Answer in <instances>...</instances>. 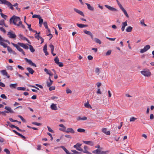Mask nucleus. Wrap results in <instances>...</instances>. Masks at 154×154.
Returning a JSON list of instances; mask_svg holds the SVG:
<instances>
[{
    "label": "nucleus",
    "instance_id": "25",
    "mask_svg": "<svg viewBox=\"0 0 154 154\" xmlns=\"http://www.w3.org/2000/svg\"><path fill=\"white\" fill-rule=\"evenodd\" d=\"M77 26L79 28H82L88 26L87 25H84L82 24L77 23Z\"/></svg>",
    "mask_w": 154,
    "mask_h": 154
},
{
    "label": "nucleus",
    "instance_id": "23",
    "mask_svg": "<svg viewBox=\"0 0 154 154\" xmlns=\"http://www.w3.org/2000/svg\"><path fill=\"white\" fill-rule=\"evenodd\" d=\"M84 151H83L84 153H86L88 154H92L91 153L87 151V149H88V147L87 146H84Z\"/></svg>",
    "mask_w": 154,
    "mask_h": 154
},
{
    "label": "nucleus",
    "instance_id": "33",
    "mask_svg": "<svg viewBox=\"0 0 154 154\" xmlns=\"http://www.w3.org/2000/svg\"><path fill=\"white\" fill-rule=\"evenodd\" d=\"M100 150L99 149H97L94 150L92 151V152L94 153L97 154H100Z\"/></svg>",
    "mask_w": 154,
    "mask_h": 154
},
{
    "label": "nucleus",
    "instance_id": "10",
    "mask_svg": "<svg viewBox=\"0 0 154 154\" xmlns=\"http://www.w3.org/2000/svg\"><path fill=\"white\" fill-rule=\"evenodd\" d=\"M17 44L19 46L23 47V48L25 49H28L29 48V47L28 46L23 43L18 42L17 43Z\"/></svg>",
    "mask_w": 154,
    "mask_h": 154
},
{
    "label": "nucleus",
    "instance_id": "17",
    "mask_svg": "<svg viewBox=\"0 0 154 154\" xmlns=\"http://www.w3.org/2000/svg\"><path fill=\"white\" fill-rule=\"evenodd\" d=\"M1 72L3 75L7 76L8 78H9L10 76L8 75L7 72L5 70H2Z\"/></svg>",
    "mask_w": 154,
    "mask_h": 154
},
{
    "label": "nucleus",
    "instance_id": "41",
    "mask_svg": "<svg viewBox=\"0 0 154 154\" xmlns=\"http://www.w3.org/2000/svg\"><path fill=\"white\" fill-rule=\"evenodd\" d=\"M137 119V118H135L134 117H132L130 118V122H134Z\"/></svg>",
    "mask_w": 154,
    "mask_h": 154
},
{
    "label": "nucleus",
    "instance_id": "54",
    "mask_svg": "<svg viewBox=\"0 0 154 154\" xmlns=\"http://www.w3.org/2000/svg\"><path fill=\"white\" fill-rule=\"evenodd\" d=\"M1 97L4 99H6L7 97L6 95L4 94H2L1 95Z\"/></svg>",
    "mask_w": 154,
    "mask_h": 154
},
{
    "label": "nucleus",
    "instance_id": "16",
    "mask_svg": "<svg viewBox=\"0 0 154 154\" xmlns=\"http://www.w3.org/2000/svg\"><path fill=\"white\" fill-rule=\"evenodd\" d=\"M74 10L75 12H76V13H78L79 14H80V15H81L83 17L85 16L84 14L82 11L76 9V8H74Z\"/></svg>",
    "mask_w": 154,
    "mask_h": 154
},
{
    "label": "nucleus",
    "instance_id": "43",
    "mask_svg": "<svg viewBox=\"0 0 154 154\" xmlns=\"http://www.w3.org/2000/svg\"><path fill=\"white\" fill-rule=\"evenodd\" d=\"M116 2H117V4H118L119 6V8L121 9H122L123 8V7L122 6V5L120 4V3H119V1H118V0H116Z\"/></svg>",
    "mask_w": 154,
    "mask_h": 154
},
{
    "label": "nucleus",
    "instance_id": "64",
    "mask_svg": "<svg viewBox=\"0 0 154 154\" xmlns=\"http://www.w3.org/2000/svg\"><path fill=\"white\" fill-rule=\"evenodd\" d=\"M60 67H62L63 66V63L59 62L57 64Z\"/></svg>",
    "mask_w": 154,
    "mask_h": 154
},
{
    "label": "nucleus",
    "instance_id": "37",
    "mask_svg": "<svg viewBox=\"0 0 154 154\" xmlns=\"http://www.w3.org/2000/svg\"><path fill=\"white\" fill-rule=\"evenodd\" d=\"M17 89L19 91H25L26 90V88L24 87H18L17 88Z\"/></svg>",
    "mask_w": 154,
    "mask_h": 154
},
{
    "label": "nucleus",
    "instance_id": "39",
    "mask_svg": "<svg viewBox=\"0 0 154 154\" xmlns=\"http://www.w3.org/2000/svg\"><path fill=\"white\" fill-rule=\"evenodd\" d=\"M54 61H55V63L57 64L59 63V59L57 57H56L54 59Z\"/></svg>",
    "mask_w": 154,
    "mask_h": 154
},
{
    "label": "nucleus",
    "instance_id": "27",
    "mask_svg": "<svg viewBox=\"0 0 154 154\" xmlns=\"http://www.w3.org/2000/svg\"><path fill=\"white\" fill-rule=\"evenodd\" d=\"M17 85V83L11 84L9 86L11 88H15Z\"/></svg>",
    "mask_w": 154,
    "mask_h": 154
},
{
    "label": "nucleus",
    "instance_id": "14",
    "mask_svg": "<svg viewBox=\"0 0 154 154\" xmlns=\"http://www.w3.org/2000/svg\"><path fill=\"white\" fill-rule=\"evenodd\" d=\"M122 25L121 30L122 32H123L125 30V27L127 25V21L126 20L125 22H122Z\"/></svg>",
    "mask_w": 154,
    "mask_h": 154
},
{
    "label": "nucleus",
    "instance_id": "13",
    "mask_svg": "<svg viewBox=\"0 0 154 154\" xmlns=\"http://www.w3.org/2000/svg\"><path fill=\"white\" fill-rule=\"evenodd\" d=\"M107 128H103L102 129V131L107 135H110V132L109 131H107Z\"/></svg>",
    "mask_w": 154,
    "mask_h": 154
},
{
    "label": "nucleus",
    "instance_id": "7",
    "mask_svg": "<svg viewBox=\"0 0 154 154\" xmlns=\"http://www.w3.org/2000/svg\"><path fill=\"white\" fill-rule=\"evenodd\" d=\"M5 109L7 110V111H4V112L6 113H14V111L11 109V108L9 107L6 106L5 107Z\"/></svg>",
    "mask_w": 154,
    "mask_h": 154
},
{
    "label": "nucleus",
    "instance_id": "26",
    "mask_svg": "<svg viewBox=\"0 0 154 154\" xmlns=\"http://www.w3.org/2000/svg\"><path fill=\"white\" fill-rule=\"evenodd\" d=\"M85 4L87 6L88 8L92 11H93L94 10V8L92 7L89 4L86 3Z\"/></svg>",
    "mask_w": 154,
    "mask_h": 154
},
{
    "label": "nucleus",
    "instance_id": "59",
    "mask_svg": "<svg viewBox=\"0 0 154 154\" xmlns=\"http://www.w3.org/2000/svg\"><path fill=\"white\" fill-rule=\"evenodd\" d=\"M108 151H101L100 152V154H106L107 152H108Z\"/></svg>",
    "mask_w": 154,
    "mask_h": 154
},
{
    "label": "nucleus",
    "instance_id": "3",
    "mask_svg": "<svg viewBox=\"0 0 154 154\" xmlns=\"http://www.w3.org/2000/svg\"><path fill=\"white\" fill-rule=\"evenodd\" d=\"M141 73L145 76L149 77L151 75V73L149 69H145L140 72Z\"/></svg>",
    "mask_w": 154,
    "mask_h": 154
},
{
    "label": "nucleus",
    "instance_id": "1",
    "mask_svg": "<svg viewBox=\"0 0 154 154\" xmlns=\"http://www.w3.org/2000/svg\"><path fill=\"white\" fill-rule=\"evenodd\" d=\"M0 1L1 4L7 5L12 10H13L14 9L13 6L16 7L18 5V4L17 3L12 5L10 2L6 0H0Z\"/></svg>",
    "mask_w": 154,
    "mask_h": 154
},
{
    "label": "nucleus",
    "instance_id": "18",
    "mask_svg": "<svg viewBox=\"0 0 154 154\" xmlns=\"http://www.w3.org/2000/svg\"><path fill=\"white\" fill-rule=\"evenodd\" d=\"M1 39H0V45H1L4 48H6L7 46V45L5 44L4 42H3V38L1 36Z\"/></svg>",
    "mask_w": 154,
    "mask_h": 154
},
{
    "label": "nucleus",
    "instance_id": "52",
    "mask_svg": "<svg viewBox=\"0 0 154 154\" xmlns=\"http://www.w3.org/2000/svg\"><path fill=\"white\" fill-rule=\"evenodd\" d=\"M55 88L54 86H51L49 88V90L50 91H51L52 90H54L55 89Z\"/></svg>",
    "mask_w": 154,
    "mask_h": 154
},
{
    "label": "nucleus",
    "instance_id": "47",
    "mask_svg": "<svg viewBox=\"0 0 154 154\" xmlns=\"http://www.w3.org/2000/svg\"><path fill=\"white\" fill-rule=\"evenodd\" d=\"M32 124L33 125H37V126H40L42 125V124L41 123H37V122H32Z\"/></svg>",
    "mask_w": 154,
    "mask_h": 154
},
{
    "label": "nucleus",
    "instance_id": "19",
    "mask_svg": "<svg viewBox=\"0 0 154 154\" xmlns=\"http://www.w3.org/2000/svg\"><path fill=\"white\" fill-rule=\"evenodd\" d=\"M49 47L51 49V54L54 56H55L56 55V54L53 53V51L54 50V47L53 45L52 44H50L49 45Z\"/></svg>",
    "mask_w": 154,
    "mask_h": 154
},
{
    "label": "nucleus",
    "instance_id": "24",
    "mask_svg": "<svg viewBox=\"0 0 154 154\" xmlns=\"http://www.w3.org/2000/svg\"><path fill=\"white\" fill-rule=\"evenodd\" d=\"M26 69L29 71V73L32 74L34 72V70L31 68L27 67Z\"/></svg>",
    "mask_w": 154,
    "mask_h": 154
},
{
    "label": "nucleus",
    "instance_id": "63",
    "mask_svg": "<svg viewBox=\"0 0 154 154\" xmlns=\"http://www.w3.org/2000/svg\"><path fill=\"white\" fill-rule=\"evenodd\" d=\"M17 67L20 69L22 70H24V68L22 67V66H20V65H18L17 66Z\"/></svg>",
    "mask_w": 154,
    "mask_h": 154
},
{
    "label": "nucleus",
    "instance_id": "61",
    "mask_svg": "<svg viewBox=\"0 0 154 154\" xmlns=\"http://www.w3.org/2000/svg\"><path fill=\"white\" fill-rule=\"evenodd\" d=\"M47 86L48 87H50L52 85L51 83L49 82H47Z\"/></svg>",
    "mask_w": 154,
    "mask_h": 154
},
{
    "label": "nucleus",
    "instance_id": "4",
    "mask_svg": "<svg viewBox=\"0 0 154 154\" xmlns=\"http://www.w3.org/2000/svg\"><path fill=\"white\" fill-rule=\"evenodd\" d=\"M11 44L13 46L15 47L18 51L21 52L24 55H25V52L23 50L20 48L18 44L17 45L13 43H11Z\"/></svg>",
    "mask_w": 154,
    "mask_h": 154
},
{
    "label": "nucleus",
    "instance_id": "45",
    "mask_svg": "<svg viewBox=\"0 0 154 154\" xmlns=\"http://www.w3.org/2000/svg\"><path fill=\"white\" fill-rule=\"evenodd\" d=\"M32 17L33 18H37L38 19L39 18H40V16L39 15L34 14L32 16Z\"/></svg>",
    "mask_w": 154,
    "mask_h": 154
},
{
    "label": "nucleus",
    "instance_id": "36",
    "mask_svg": "<svg viewBox=\"0 0 154 154\" xmlns=\"http://www.w3.org/2000/svg\"><path fill=\"white\" fill-rule=\"evenodd\" d=\"M39 19V24H40V27H41L43 23V20L40 17V18H38Z\"/></svg>",
    "mask_w": 154,
    "mask_h": 154
},
{
    "label": "nucleus",
    "instance_id": "21",
    "mask_svg": "<svg viewBox=\"0 0 154 154\" xmlns=\"http://www.w3.org/2000/svg\"><path fill=\"white\" fill-rule=\"evenodd\" d=\"M60 147L62 148L65 151V152L67 154H75L74 153H69V151L64 146H60Z\"/></svg>",
    "mask_w": 154,
    "mask_h": 154
},
{
    "label": "nucleus",
    "instance_id": "46",
    "mask_svg": "<svg viewBox=\"0 0 154 154\" xmlns=\"http://www.w3.org/2000/svg\"><path fill=\"white\" fill-rule=\"evenodd\" d=\"M48 130V131L52 133H53L54 132V131L53 130H52L49 126H47V127Z\"/></svg>",
    "mask_w": 154,
    "mask_h": 154
},
{
    "label": "nucleus",
    "instance_id": "49",
    "mask_svg": "<svg viewBox=\"0 0 154 154\" xmlns=\"http://www.w3.org/2000/svg\"><path fill=\"white\" fill-rule=\"evenodd\" d=\"M5 23V21L3 20H0V25H3L4 24V23Z\"/></svg>",
    "mask_w": 154,
    "mask_h": 154
},
{
    "label": "nucleus",
    "instance_id": "20",
    "mask_svg": "<svg viewBox=\"0 0 154 154\" xmlns=\"http://www.w3.org/2000/svg\"><path fill=\"white\" fill-rule=\"evenodd\" d=\"M51 108L52 110H57V104L54 103H52L51 105Z\"/></svg>",
    "mask_w": 154,
    "mask_h": 154
},
{
    "label": "nucleus",
    "instance_id": "30",
    "mask_svg": "<svg viewBox=\"0 0 154 154\" xmlns=\"http://www.w3.org/2000/svg\"><path fill=\"white\" fill-rule=\"evenodd\" d=\"M84 32L86 34L92 36V33L89 31H87V30L85 29L84 30Z\"/></svg>",
    "mask_w": 154,
    "mask_h": 154
},
{
    "label": "nucleus",
    "instance_id": "2",
    "mask_svg": "<svg viewBox=\"0 0 154 154\" xmlns=\"http://www.w3.org/2000/svg\"><path fill=\"white\" fill-rule=\"evenodd\" d=\"M20 21L21 20L19 17L14 15L10 19V23H13L14 24H16V23Z\"/></svg>",
    "mask_w": 154,
    "mask_h": 154
},
{
    "label": "nucleus",
    "instance_id": "56",
    "mask_svg": "<svg viewBox=\"0 0 154 154\" xmlns=\"http://www.w3.org/2000/svg\"><path fill=\"white\" fill-rule=\"evenodd\" d=\"M140 23L142 25H143L145 26H147V25L144 23V20H142L140 21Z\"/></svg>",
    "mask_w": 154,
    "mask_h": 154
},
{
    "label": "nucleus",
    "instance_id": "42",
    "mask_svg": "<svg viewBox=\"0 0 154 154\" xmlns=\"http://www.w3.org/2000/svg\"><path fill=\"white\" fill-rule=\"evenodd\" d=\"M0 14L2 17L5 19V20L6 19V18L7 17V16L6 15L4 14H3L2 13H0Z\"/></svg>",
    "mask_w": 154,
    "mask_h": 154
},
{
    "label": "nucleus",
    "instance_id": "44",
    "mask_svg": "<svg viewBox=\"0 0 154 154\" xmlns=\"http://www.w3.org/2000/svg\"><path fill=\"white\" fill-rule=\"evenodd\" d=\"M7 48V50H8V51L9 52H12V49H11V48H10L9 46H7V47H6Z\"/></svg>",
    "mask_w": 154,
    "mask_h": 154
},
{
    "label": "nucleus",
    "instance_id": "28",
    "mask_svg": "<svg viewBox=\"0 0 154 154\" xmlns=\"http://www.w3.org/2000/svg\"><path fill=\"white\" fill-rule=\"evenodd\" d=\"M122 11L123 12L125 15L128 18L129 17V16L126 11L124 9V8H123L122 9H121Z\"/></svg>",
    "mask_w": 154,
    "mask_h": 154
},
{
    "label": "nucleus",
    "instance_id": "9",
    "mask_svg": "<svg viewBox=\"0 0 154 154\" xmlns=\"http://www.w3.org/2000/svg\"><path fill=\"white\" fill-rule=\"evenodd\" d=\"M24 59L27 63H28L31 66H34L35 67H36V65L33 63L31 60L28 59L27 58H25Z\"/></svg>",
    "mask_w": 154,
    "mask_h": 154
},
{
    "label": "nucleus",
    "instance_id": "15",
    "mask_svg": "<svg viewBox=\"0 0 154 154\" xmlns=\"http://www.w3.org/2000/svg\"><path fill=\"white\" fill-rule=\"evenodd\" d=\"M104 6L109 10L112 11H117V10L115 8L112 7L107 5H105Z\"/></svg>",
    "mask_w": 154,
    "mask_h": 154
},
{
    "label": "nucleus",
    "instance_id": "57",
    "mask_svg": "<svg viewBox=\"0 0 154 154\" xmlns=\"http://www.w3.org/2000/svg\"><path fill=\"white\" fill-rule=\"evenodd\" d=\"M9 119L11 122H18V121L15 120H13L12 118H9Z\"/></svg>",
    "mask_w": 154,
    "mask_h": 154
},
{
    "label": "nucleus",
    "instance_id": "32",
    "mask_svg": "<svg viewBox=\"0 0 154 154\" xmlns=\"http://www.w3.org/2000/svg\"><path fill=\"white\" fill-rule=\"evenodd\" d=\"M95 72L97 75H99L100 73V69L98 67H97L95 68Z\"/></svg>",
    "mask_w": 154,
    "mask_h": 154
},
{
    "label": "nucleus",
    "instance_id": "38",
    "mask_svg": "<svg viewBox=\"0 0 154 154\" xmlns=\"http://www.w3.org/2000/svg\"><path fill=\"white\" fill-rule=\"evenodd\" d=\"M35 38H37L38 40H39L40 39V38L42 37L40 36V35H37V33H35Z\"/></svg>",
    "mask_w": 154,
    "mask_h": 154
},
{
    "label": "nucleus",
    "instance_id": "31",
    "mask_svg": "<svg viewBox=\"0 0 154 154\" xmlns=\"http://www.w3.org/2000/svg\"><path fill=\"white\" fill-rule=\"evenodd\" d=\"M94 40L95 42H96L97 43L99 44L100 45L101 44V42L100 41V40L97 38H94Z\"/></svg>",
    "mask_w": 154,
    "mask_h": 154
},
{
    "label": "nucleus",
    "instance_id": "6",
    "mask_svg": "<svg viewBox=\"0 0 154 154\" xmlns=\"http://www.w3.org/2000/svg\"><path fill=\"white\" fill-rule=\"evenodd\" d=\"M82 144L78 143L76 145L74 146L73 147L76 149L77 150L79 151L82 152L83 151V149L81 147Z\"/></svg>",
    "mask_w": 154,
    "mask_h": 154
},
{
    "label": "nucleus",
    "instance_id": "22",
    "mask_svg": "<svg viewBox=\"0 0 154 154\" xmlns=\"http://www.w3.org/2000/svg\"><path fill=\"white\" fill-rule=\"evenodd\" d=\"M83 142L84 143L91 146H92L94 145V143L91 141H83Z\"/></svg>",
    "mask_w": 154,
    "mask_h": 154
},
{
    "label": "nucleus",
    "instance_id": "5",
    "mask_svg": "<svg viewBox=\"0 0 154 154\" xmlns=\"http://www.w3.org/2000/svg\"><path fill=\"white\" fill-rule=\"evenodd\" d=\"M7 35L9 38H15L16 37L15 34L11 30L8 32Z\"/></svg>",
    "mask_w": 154,
    "mask_h": 154
},
{
    "label": "nucleus",
    "instance_id": "62",
    "mask_svg": "<svg viewBox=\"0 0 154 154\" xmlns=\"http://www.w3.org/2000/svg\"><path fill=\"white\" fill-rule=\"evenodd\" d=\"M88 60H91L93 59V57L91 55H89L88 56Z\"/></svg>",
    "mask_w": 154,
    "mask_h": 154
},
{
    "label": "nucleus",
    "instance_id": "11",
    "mask_svg": "<svg viewBox=\"0 0 154 154\" xmlns=\"http://www.w3.org/2000/svg\"><path fill=\"white\" fill-rule=\"evenodd\" d=\"M64 132L67 133H71L72 134H74L75 133V131L74 130L71 128H68L66 130H64Z\"/></svg>",
    "mask_w": 154,
    "mask_h": 154
},
{
    "label": "nucleus",
    "instance_id": "40",
    "mask_svg": "<svg viewBox=\"0 0 154 154\" xmlns=\"http://www.w3.org/2000/svg\"><path fill=\"white\" fill-rule=\"evenodd\" d=\"M85 106L87 108H91V105L89 104L88 102L85 104Z\"/></svg>",
    "mask_w": 154,
    "mask_h": 154
},
{
    "label": "nucleus",
    "instance_id": "34",
    "mask_svg": "<svg viewBox=\"0 0 154 154\" xmlns=\"http://www.w3.org/2000/svg\"><path fill=\"white\" fill-rule=\"evenodd\" d=\"M29 49L30 51L32 52H33L35 51V50L33 48V46L31 45H29Z\"/></svg>",
    "mask_w": 154,
    "mask_h": 154
},
{
    "label": "nucleus",
    "instance_id": "55",
    "mask_svg": "<svg viewBox=\"0 0 154 154\" xmlns=\"http://www.w3.org/2000/svg\"><path fill=\"white\" fill-rule=\"evenodd\" d=\"M18 135L20 136L24 140H25L26 139V138L25 136L20 133H19V134H18Z\"/></svg>",
    "mask_w": 154,
    "mask_h": 154
},
{
    "label": "nucleus",
    "instance_id": "50",
    "mask_svg": "<svg viewBox=\"0 0 154 154\" xmlns=\"http://www.w3.org/2000/svg\"><path fill=\"white\" fill-rule=\"evenodd\" d=\"M111 51L109 50H108L106 53V56H108L111 54Z\"/></svg>",
    "mask_w": 154,
    "mask_h": 154
},
{
    "label": "nucleus",
    "instance_id": "58",
    "mask_svg": "<svg viewBox=\"0 0 154 154\" xmlns=\"http://www.w3.org/2000/svg\"><path fill=\"white\" fill-rule=\"evenodd\" d=\"M66 92L67 94L71 93H72L71 91L69 89H67L66 90Z\"/></svg>",
    "mask_w": 154,
    "mask_h": 154
},
{
    "label": "nucleus",
    "instance_id": "48",
    "mask_svg": "<svg viewBox=\"0 0 154 154\" xmlns=\"http://www.w3.org/2000/svg\"><path fill=\"white\" fill-rule=\"evenodd\" d=\"M4 151L6 152L7 154H10V152L8 149H5Z\"/></svg>",
    "mask_w": 154,
    "mask_h": 154
},
{
    "label": "nucleus",
    "instance_id": "51",
    "mask_svg": "<svg viewBox=\"0 0 154 154\" xmlns=\"http://www.w3.org/2000/svg\"><path fill=\"white\" fill-rule=\"evenodd\" d=\"M0 30L1 31L3 32L4 33H5L6 32V31L5 29L3 27H0Z\"/></svg>",
    "mask_w": 154,
    "mask_h": 154
},
{
    "label": "nucleus",
    "instance_id": "35",
    "mask_svg": "<svg viewBox=\"0 0 154 154\" xmlns=\"http://www.w3.org/2000/svg\"><path fill=\"white\" fill-rule=\"evenodd\" d=\"M77 131L78 132L80 133H82V132H85V130L84 129L82 128H78Z\"/></svg>",
    "mask_w": 154,
    "mask_h": 154
},
{
    "label": "nucleus",
    "instance_id": "29",
    "mask_svg": "<svg viewBox=\"0 0 154 154\" xmlns=\"http://www.w3.org/2000/svg\"><path fill=\"white\" fill-rule=\"evenodd\" d=\"M132 29L133 28L132 27L129 26L125 30L127 32H130L131 31Z\"/></svg>",
    "mask_w": 154,
    "mask_h": 154
},
{
    "label": "nucleus",
    "instance_id": "8",
    "mask_svg": "<svg viewBox=\"0 0 154 154\" xmlns=\"http://www.w3.org/2000/svg\"><path fill=\"white\" fill-rule=\"evenodd\" d=\"M150 48V46L149 45H147L145 46L144 48L141 49L140 51V52L141 53H143L147 51Z\"/></svg>",
    "mask_w": 154,
    "mask_h": 154
},
{
    "label": "nucleus",
    "instance_id": "53",
    "mask_svg": "<svg viewBox=\"0 0 154 154\" xmlns=\"http://www.w3.org/2000/svg\"><path fill=\"white\" fill-rule=\"evenodd\" d=\"M43 24L46 29H48V24L46 22H44Z\"/></svg>",
    "mask_w": 154,
    "mask_h": 154
},
{
    "label": "nucleus",
    "instance_id": "12",
    "mask_svg": "<svg viewBox=\"0 0 154 154\" xmlns=\"http://www.w3.org/2000/svg\"><path fill=\"white\" fill-rule=\"evenodd\" d=\"M19 37L22 40H24L26 41L28 43L30 44V42H29V41L28 39L26 38V37H24L21 34H19L18 35Z\"/></svg>",
    "mask_w": 154,
    "mask_h": 154
},
{
    "label": "nucleus",
    "instance_id": "60",
    "mask_svg": "<svg viewBox=\"0 0 154 154\" xmlns=\"http://www.w3.org/2000/svg\"><path fill=\"white\" fill-rule=\"evenodd\" d=\"M18 116L19 118H20L23 122H25V120L21 116L18 115Z\"/></svg>",
    "mask_w": 154,
    "mask_h": 154
}]
</instances>
